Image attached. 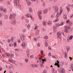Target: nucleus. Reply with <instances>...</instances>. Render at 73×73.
<instances>
[{"instance_id":"cd10ccee","label":"nucleus","mask_w":73,"mask_h":73,"mask_svg":"<svg viewBox=\"0 0 73 73\" xmlns=\"http://www.w3.org/2000/svg\"><path fill=\"white\" fill-rule=\"evenodd\" d=\"M41 57H42V56L40 57V58H39V59H40L39 62H42V59H42Z\"/></svg>"},{"instance_id":"e433bc0d","label":"nucleus","mask_w":73,"mask_h":73,"mask_svg":"<svg viewBox=\"0 0 73 73\" xmlns=\"http://www.w3.org/2000/svg\"><path fill=\"white\" fill-rule=\"evenodd\" d=\"M26 29H24L23 30V33H25V32H26Z\"/></svg>"},{"instance_id":"4c0bfd02","label":"nucleus","mask_w":73,"mask_h":73,"mask_svg":"<svg viewBox=\"0 0 73 73\" xmlns=\"http://www.w3.org/2000/svg\"><path fill=\"white\" fill-rule=\"evenodd\" d=\"M30 16H31V20L33 21L34 20V19H33V17H32V16L31 15Z\"/></svg>"},{"instance_id":"e2e57ef3","label":"nucleus","mask_w":73,"mask_h":73,"mask_svg":"<svg viewBox=\"0 0 73 73\" xmlns=\"http://www.w3.org/2000/svg\"><path fill=\"white\" fill-rule=\"evenodd\" d=\"M24 18V15H23L22 17L21 18L22 20H23Z\"/></svg>"},{"instance_id":"7c9ffc66","label":"nucleus","mask_w":73,"mask_h":73,"mask_svg":"<svg viewBox=\"0 0 73 73\" xmlns=\"http://www.w3.org/2000/svg\"><path fill=\"white\" fill-rule=\"evenodd\" d=\"M52 73H57V71H54V70L52 71Z\"/></svg>"},{"instance_id":"a19ab883","label":"nucleus","mask_w":73,"mask_h":73,"mask_svg":"<svg viewBox=\"0 0 73 73\" xmlns=\"http://www.w3.org/2000/svg\"><path fill=\"white\" fill-rule=\"evenodd\" d=\"M13 45L14 46H15V47L16 46V45H17L16 43L14 42Z\"/></svg>"},{"instance_id":"f704fd0d","label":"nucleus","mask_w":73,"mask_h":73,"mask_svg":"<svg viewBox=\"0 0 73 73\" xmlns=\"http://www.w3.org/2000/svg\"><path fill=\"white\" fill-rule=\"evenodd\" d=\"M64 25V23L63 22H62L61 23H60V24H59V26L60 25L61 26L62 25Z\"/></svg>"},{"instance_id":"72a5a7b5","label":"nucleus","mask_w":73,"mask_h":73,"mask_svg":"<svg viewBox=\"0 0 73 73\" xmlns=\"http://www.w3.org/2000/svg\"><path fill=\"white\" fill-rule=\"evenodd\" d=\"M56 27H58V26H60V24H58V23H56Z\"/></svg>"},{"instance_id":"ea45409f","label":"nucleus","mask_w":73,"mask_h":73,"mask_svg":"<svg viewBox=\"0 0 73 73\" xmlns=\"http://www.w3.org/2000/svg\"><path fill=\"white\" fill-rule=\"evenodd\" d=\"M25 61L26 62H28V59H27L26 58L25 59Z\"/></svg>"},{"instance_id":"b1692460","label":"nucleus","mask_w":73,"mask_h":73,"mask_svg":"<svg viewBox=\"0 0 73 73\" xmlns=\"http://www.w3.org/2000/svg\"><path fill=\"white\" fill-rule=\"evenodd\" d=\"M0 11H4L3 8L1 6L0 7Z\"/></svg>"},{"instance_id":"0e129e2a","label":"nucleus","mask_w":73,"mask_h":73,"mask_svg":"<svg viewBox=\"0 0 73 73\" xmlns=\"http://www.w3.org/2000/svg\"><path fill=\"white\" fill-rule=\"evenodd\" d=\"M52 8L54 9V8H56V7L55 6H53L52 7Z\"/></svg>"},{"instance_id":"a211bd4d","label":"nucleus","mask_w":73,"mask_h":73,"mask_svg":"<svg viewBox=\"0 0 73 73\" xmlns=\"http://www.w3.org/2000/svg\"><path fill=\"white\" fill-rule=\"evenodd\" d=\"M48 12V10H47V9H44V14H45L46 13H47Z\"/></svg>"},{"instance_id":"79ce46f5","label":"nucleus","mask_w":73,"mask_h":73,"mask_svg":"<svg viewBox=\"0 0 73 73\" xmlns=\"http://www.w3.org/2000/svg\"><path fill=\"white\" fill-rule=\"evenodd\" d=\"M28 3V5H31V2H30L28 3Z\"/></svg>"},{"instance_id":"13d9d810","label":"nucleus","mask_w":73,"mask_h":73,"mask_svg":"<svg viewBox=\"0 0 73 73\" xmlns=\"http://www.w3.org/2000/svg\"><path fill=\"white\" fill-rule=\"evenodd\" d=\"M37 35H38V34H37V33H35V36H37Z\"/></svg>"},{"instance_id":"4468645a","label":"nucleus","mask_w":73,"mask_h":73,"mask_svg":"<svg viewBox=\"0 0 73 73\" xmlns=\"http://www.w3.org/2000/svg\"><path fill=\"white\" fill-rule=\"evenodd\" d=\"M55 11L56 12H58V11H59V10H58V8L57 7H56L55 9Z\"/></svg>"},{"instance_id":"c9c22d12","label":"nucleus","mask_w":73,"mask_h":73,"mask_svg":"<svg viewBox=\"0 0 73 73\" xmlns=\"http://www.w3.org/2000/svg\"><path fill=\"white\" fill-rule=\"evenodd\" d=\"M69 24L70 25V26L72 25V22H69Z\"/></svg>"},{"instance_id":"9b49d317","label":"nucleus","mask_w":73,"mask_h":73,"mask_svg":"<svg viewBox=\"0 0 73 73\" xmlns=\"http://www.w3.org/2000/svg\"><path fill=\"white\" fill-rule=\"evenodd\" d=\"M59 62H60L58 61V62H57V63H56L54 65L55 66H57L58 68H60V64H60Z\"/></svg>"},{"instance_id":"3c124183","label":"nucleus","mask_w":73,"mask_h":73,"mask_svg":"<svg viewBox=\"0 0 73 73\" xmlns=\"http://www.w3.org/2000/svg\"><path fill=\"white\" fill-rule=\"evenodd\" d=\"M7 4H8V5H9V4H10V2H9V1H8L7 2Z\"/></svg>"},{"instance_id":"f257e3e1","label":"nucleus","mask_w":73,"mask_h":73,"mask_svg":"<svg viewBox=\"0 0 73 73\" xmlns=\"http://www.w3.org/2000/svg\"><path fill=\"white\" fill-rule=\"evenodd\" d=\"M14 3H15V6H17V7H18L19 9H21V8L19 5V0H15L14 1Z\"/></svg>"},{"instance_id":"39448f33","label":"nucleus","mask_w":73,"mask_h":73,"mask_svg":"<svg viewBox=\"0 0 73 73\" xmlns=\"http://www.w3.org/2000/svg\"><path fill=\"white\" fill-rule=\"evenodd\" d=\"M65 29L64 30V32L66 33H68V31L67 30L70 29V27L68 26H66L65 27Z\"/></svg>"},{"instance_id":"2f4dec72","label":"nucleus","mask_w":73,"mask_h":73,"mask_svg":"<svg viewBox=\"0 0 73 73\" xmlns=\"http://www.w3.org/2000/svg\"><path fill=\"white\" fill-rule=\"evenodd\" d=\"M46 73V70H44L42 73Z\"/></svg>"},{"instance_id":"de8ad7c7","label":"nucleus","mask_w":73,"mask_h":73,"mask_svg":"<svg viewBox=\"0 0 73 73\" xmlns=\"http://www.w3.org/2000/svg\"><path fill=\"white\" fill-rule=\"evenodd\" d=\"M41 53L42 54H43L44 53V52H43V51H42V50H41Z\"/></svg>"},{"instance_id":"6e6552de","label":"nucleus","mask_w":73,"mask_h":73,"mask_svg":"<svg viewBox=\"0 0 73 73\" xmlns=\"http://www.w3.org/2000/svg\"><path fill=\"white\" fill-rule=\"evenodd\" d=\"M11 23L12 24H13V25H15L16 24V20L15 19H13L12 21L11 22Z\"/></svg>"},{"instance_id":"f8f14e48","label":"nucleus","mask_w":73,"mask_h":73,"mask_svg":"<svg viewBox=\"0 0 73 73\" xmlns=\"http://www.w3.org/2000/svg\"><path fill=\"white\" fill-rule=\"evenodd\" d=\"M31 66L33 68H37V65L36 64H32L31 65Z\"/></svg>"},{"instance_id":"6ab92c4d","label":"nucleus","mask_w":73,"mask_h":73,"mask_svg":"<svg viewBox=\"0 0 73 73\" xmlns=\"http://www.w3.org/2000/svg\"><path fill=\"white\" fill-rule=\"evenodd\" d=\"M63 18L64 19H66V20H67V18H66V15H63Z\"/></svg>"},{"instance_id":"bf43d9fd","label":"nucleus","mask_w":73,"mask_h":73,"mask_svg":"<svg viewBox=\"0 0 73 73\" xmlns=\"http://www.w3.org/2000/svg\"><path fill=\"white\" fill-rule=\"evenodd\" d=\"M3 12L5 13H6V12H7L6 10H3Z\"/></svg>"},{"instance_id":"f03ea898","label":"nucleus","mask_w":73,"mask_h":73,"mask_svg":"<svg viewBox=\"0 0 73 73\" xmlns=\"http://www.w3.org/2000/svg\"><path fill=\"white\" fill-rule=\"evenodd\" d=\"M42 64L40 65V67H41L42 68H44V61H45V62H46V58H44L43 59H42Z\"/></svg>"},{"instance_id":"052dcab7","label":"nucleus","mask_w":73,"mask_h":73,"mask_svg":"<svg viewBox=\"0 0 73 73\" xmlns=\"http://www.w3.org/2000/svg\"><path fill=\"white\" fill-rule=\"evenodd\" d=\"M37 29V26H35V30H36Z\"/></svg>"},{"instance_id":"423d86ee","label":"nucleus","mask_w":73,"mask_h":73,"mask_svg":"<svg viewBox=\"0 0 73 73\" xmlns=\"http://www.w3.org/2000/svg\"><path fill=\"white\" fill-rule=\"evenodd\" d=\"M15 16H16V14H11L10 15L9 19L10 20H12L13 17H15Z\"/></svg>"},{"instance_id":"aec40b11","label":"nucleus","mask_w":73,"mask_h":73,"mask_svg":"<svg viewBox=\"0 0 73 73\" xmlns=\"http://www.w3.org/2000/svg\"><path fill=\"white\" fill-rule=\"evenodd\" d=\"M21 39L23 41L24 40V35H22V36L21 37Z\"/></svg>"},{"instance_id":"1a4fd4ad","label":"nucleus","mask_w":73,"mask_h":73,"mask_svg":"<svg viewBox=\"0 0 73 73\" xmlns=\"http://www.w3.org/2000/svg\"><path fill=\"white\" fill-rule=\"evenodd\" d=\"M61 32H58L57 33V36L58 37H59V38H61Z\"/></svg>"},{"instance_id":"a18cd8bd","label":"nucleus","mask_w":73,"mask_h":73,"mask_svg":"<svg viewBox=\"0 0 73 73\" xmlns=\"http://www.w3.org/2000/svg\"><path fill=\"white\" fill-rule=\"evenodd\" d=\"M38 46H40V43H38L37 44Z\"/></svg>"},{"instance_id":"9d476101","label":"nucleus","mask_w":73,"mask_h":73,"mask_svg":"<svg viewBox=\"0 0 73 73\" xmlns=\"http://www.w3.org/2000/svg\"><path fill=\"white\" fill-rule=\"evenodd\" d=\"M26 45L27 44H25V42H23L21 45L24 48V49H25V46H26Z\"/></svg>"},{"instance_id":"864d4df0","label":"nucleus","mask_w":73,"mask_h":73,"mask_svg":"<svg viewBox=\"0 0 73 73\" xmlns=\"http://www.w3.org/2000/svg\"><path fill=\"white\" fill-rule=\"evenodd\" d=\"M45 5V2H43V7H44Z\"/></svg>"},{"instance_id":"603ef678","label":"nucleus","mask_w":73,"mask_h":73,"mask_svg":"<svg viewBox=\"0 0 73 73\" xmlns=\"http://www.w3.org/2000/svg\"><path fill=\"white\" fill-rule=\"evenodd\" d=\"M26 2L27 3H29L30 2V0H26Z\"/></svg>"},{"instance_id":"2eb2a0df","label":"nucleus","mask_w":73,"mask_h":73,"mask_svg":"<svg viewBox=\"0 0 73 73\" xmlns=\"http://www.w3.org/2000/svg\"><path fill=\"white\" fill-rule=\"evenodd\" d=\"M9 61L11 62V63H15V61L13 60L9 59Z\"/></svg>"},{"instance_id":"ddd939ff","label":"nucleus","mask_w":73,"mask_h":73,"mask_svg":"<svg viewBox=\"0 0 73 73\" xmlns=\"http://www.w3.org/2000/svg\"><path fill=\"white\" fill-rule=\"evenodd\" d=\"M60 73H65V70L64 68H62L61 70L60 71Z\"/></svg>"},{"instance_id":"09e8293b","label":"nucleus","mask_w":73,"mask_h":73,"mask_svg":"<svg viewBox=\"0 0 73 73\" xmlns=\"http://www.w3.org/2000/svg\"><path fill=\"white\" fill-rule=\"evenodd\" d=\"M67 56V52H65V56L66 57Z\"/></svg>"},{"instance_id":"5701e85b","label":"nucleus","mask_w":73,"mask_h":73,"mask_svg":"<svg viewBox=\"0 0 73 73\" xmlns=\"http://www.w3.org/2000/svg\"><path fill=\"white\" fill-rule=\"evenodd\" d=\"M73 64H71V65L70 66V69H73Z\"/></svg>"},{"instance_id":"20e7f679","label":"nucleus","mask_w":73,"mask_h":73,"mask_svg":"<svg viewBox=\"0 0 73 73\" xmlns=\"http://www.w3.org/2000/svg\"><path fill=\"white\" fill-rule=\"evenodd\" d=\"M56 19L55 20V21H54V22L56 23V22H57L58 21V18L59 17V15H58V13H57L56 16Z\"/></svg>"},{"instance_id":"5fc2aeb1","label":"nucleus","mask_w":73,"mask_h":73,"mask_svg":"<svg viewBox=\"0 0 73 73\" xmlns=\"http://www.w3.org/2000/svg\"><path fill=\"white\" fill-rule=\"evenodd\" d=\"M51 17L52 19H53V18H54V16L53 15H52Z\"/></svg>"},{"instance_id":"473e14b6","label":"nucleus","mask_w":73,"mask_h":73,"mask_svg":"<svg viewBox=\"0 0 73 73\" xmlns=\"http://www.w3.org/2000/svg\"><path fill=\"white\" fill-rule=\"evenodd\" d=\"M44 38H45V39H48V37L47 36H45Z\"/></svg>"},{"instance_id":"412c9836","label":"nucleus","mask_w":73,"mask_h":73,"mask_svg":"<svg viewBox=\"0 0 73 73\" xmlns=\"http://www.w3.org/2000/svg\"><path fill=\"white\" fill-rule=\"evenodd\" d=\"M5 19L6 20H7L8 19V15H5Z\"/></svg>"},{"instance_id":"58836bf2","label":"nucleus","mask_w":73,"mask_h":73,"mask_svg":"<svg viewBox=\"0 0 73 73\" xmlns=\"http://www.w3.org/2000/svg\"><path fill=\"white\" fill-rule=\"evenodd\" d=\"M13 46V44H10L9 45V46Z\"/></svg>"},{"instance_id":"338daca9","label":"nucleus","mask_w":73,"mask_h":73,"mask_svg":"<svg viewBox=\"0 0 73 73\" xmlns=\"http://www.w3.org/2000/svg\"><path fill=\"white\" fill-rule=\"evenodd\" d=\"M70 18H71V19H72V17H73V15H71V17H70Z\"/></svg>"},{"instance_id":"c85d7f7f","label":"nucleus","mask_w":73,"mask_h":73,"mask_svg":"<svg viewBox=\"0 0 73 73\" xmlns=\"http://www.w3.org/2000/svg\"><path fill=\"white\" fill-rule=\"evenodd\" d=\"M45 46H48V43H46V42H45Z\"/></svg>"},{"instance_id":"774afa93","label":"nucleus","mask_w":73,"mask_h":73,"mask_svg":"<svg viewBox=\"0 0 73 73\" xmlns=\"http://www.w3.org/2000/svg\"><path fill=\"white\" fill-rule=\"evenodd\" d=\"M30 58H33V56H30Z\"/></svg>"},{"instance_id":"c03bdc74","label":"nucleus","mask_w":73,"mask_h":73,"mask_svg":"<svg viewBox=\"0 0 73 73\" xmlns=\"http://www.w3.org/2000/svg\"><path fill=\"white\" fill-rule=\"evenodd\" d=\"M48 56L49 57H50V56H51V53L49 52L48 54Z\"/></svg>"},{"instance_id":"7ed1b4c3","label":"nucleus","mask_w":73,"mask_h":73,"mask_svg":"<svg viewBox=\"0 0 73 73\" xmlns=\"http://www.w3.org/2000/svg\"><path fill=\"white\" fill-rule=\"evenodd\" d=\"M42 12L41 10H39L38 12V18L40 20H41L42 19V16H41V14Z\"/></svg>"},{"instance_id":"a878e982","label":"nucleus","mask_w":73,"mask_h":73,"mask_svg":"<svg viewBox=\"0 0 73 73\" xmlns=\"http://www.w3.org/2000/svg\"><path fill=\"white\" fill-rule=\"evenodd\" d=\"M36 33L38 34V35H39V30H37L36 31Z\"/></svg>"},{"instance_id":"4be33fe9","label":"nucleus","mask_w":73,"mask_h":73,"mask_svg":"<svg viewBox=\"0 0 73 73\" xmlns=\"http://www.w3.org/2000/svg\"><path fill=\"white\" fill-rule=\"evenodd\" d=\"M72 38H73V35H71L70 36L69 39V40H72Z\"/></svg>"},{"instance_id":"4d7b16f0","label":"nucleus","mask_w":73,"mask_h":73,"mask_svg":"<svg viewBox=\"0 0 73 73\" xmlns=\"http://www.w3.org/2000/svg\"><path fill=\"white\" fill-rule=\"evenodd\" d=\"M69 22H70V21H69V20H68L66 21V23H69Z\"/></svg>"},{"instance_id":"bb28decb","label":"nucleus","mask_w":73,"mask_h":73,"mask_svg":"<svg viewBox=\"0 0 73 73\" xmlns=\"http://www.w3.org/2000/svg\"><path fill=\"white\" fill-rule=\"evenodd\" d=\"M31 27V25H29V24H28L27 26L28 29H29V27Z\"/></svg>"},{"instance_id":"393cba45","label":"nucleus","mask_w":73,"mask_h":73,"mask_svg":"<svg viewBox=\"0 0 73 73\" xmlns=\"http://www.w3.org/2000/svg\"><path fill=\"white\" fill-rule=\"evenodd\" d=\"M46 23L45 21H43V25H46Z\"/></svg>"},{"instance_id":"6e6d98bb","label":"nucleus","mask_w":73,"mask_h":73,"mask_svg":"<svg viewBox=\"0 0 73 73\" xmlns=\"http://www.w3.org/2000/svg\"><path fill=\"white\" fill-rule=\"evenodd\" d=\"M60 13H62V9H60Z\"/></svg>"},{"instance_id":"dca6fc26","label":"nucleus","mask_w":73,"mask_h":73,"mask_svg":"<svg viewBox=\"0 0 73 73\" xmlns=\"http://www.w3.org/2000/svg\"><path fill=\"white\" fill-rule=\"evenodd\" d=\"M51 24H52V22L51 21H48L47 22V24L48 25H51Z\"/></svg>"},{"instance_id":"69168bd1","label":"nucleus","mask_w":73,"mask_h":73,"mask_svg":"<svg viewBox=\"0 0 73 73\" xmlns=\"http://www.w3.org/2000/svg\"><path fill=\"white\" fill-rule=\"evenodd\" d=\"M27 57H29V56H30V54H29V53H28L27 54Z\"/></svg>"},{"instance_id":"680f3d73","label":"nucleus","mask_w":73,"mask_h":73,"mask_svg":"<svg viewBox=\"0 0 73 73\" xmlns=\"http://www.w3.org/2000/svg\"><path fill=\"white\" fill-rule=\"evenodd\" d=\"M2 24V22L0 20V25H1Z\"/></svg>"},{"instance_id":"0eeeda50","label":"nucleus","mask_w":73,"mask_h":73,"mask_svg":"<svg viewBox=\"0 0 73 73\" xmlns=\"http://www.w3.org/2000/svg\"><path fill=\"white\" fill-rule=\"evenodd\" d=\"M66 49L67 50V53H68V52H69V51L70 50V47L69 46H67L66 47Z\"/></svg>"},{"instance_id":"8fccbe9b","label":"nucleus","mask_w":73,"mask_h":73,"mask_svg":"<svg viewBox=\"0 0 73 73\" xmlns=\"http://www.w3.org/2000/svg\"><path fill=\"white\" fill-rule=\"evenodd\" d=\"M70 39H69V38L68 37V39H67V41L68 42H69L70 41Z\"/></svg>"},{"instance_id":"f3484780","label":"nucleus","mask_w":73,"mask_h":73,"mask_svg":"<svg viewBox=\"0 0 73 73\" xmlns=\"http://www.w3.org/2000/svg\"><path fill=\"white\" fill-rule=\"evenodd\" d=\"M29 12L31 13H32V12H33L32 9V8H31V7H29Z\"/></svg>"},{"instance_id":"37998d69","label":"nucleus","mask_w":73,"mask_h":73,"mask_svg":"<svg viewBox=\"0 0 73 73\" xmlns=\"http://www.w3.org/2000/svg\"><path fill=\"white\" fill-rule=\"evenodd\" d=\"M6 55H7V56H8V57H9V56H10V54H8V53H6Z\"/></svg>"},{"instance_id":"c756f323","label":"nucleus","mask_w":73,"mask_h":73,"mask_svg":"<svg viewBox=\"0 0 73 73\" xmlns=\"http://www.w3.org/2000/svg\"><path fill=\"white\" fill-rule=\"evenodd\" d=\"M31 16L30 14H27L26 16L27 17H29Z\"/></svg>"},{"instance_id":"49530a36","label":"nucleus","mask_w":73,"mask_h":73,"mask_svg":"<svg viewBox=\"0 0 73 73\" xmlns=\"http://www.w3.org/2000/svg\"><path fill=\"white\" fill-rule=\"evenodd\" d=\"M66 8L67 9L68 11H70L69 8V7H67Z\"/></svg>"}]
</instances>
